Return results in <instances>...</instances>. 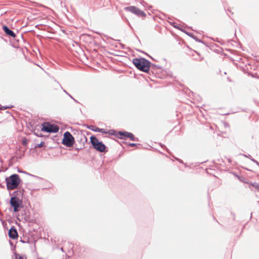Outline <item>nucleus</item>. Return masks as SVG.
<instances>
[{
  "instance_id": "f257e3e1",
  "label": "nucleus",
  "mask_w": 259,
  "mask_h": 259,
  "mask_svg": "<svg viewBox=\"0 0 259 259\" xmlns=\"http://www.w3.org/2000/svg\"><path fill=\"white\" fill-rule=\"evenodd\" d=\"M133 63L135 66L141 71L147 72L149 70L150 66V62L144 58L134 59Z\"/></svg>"
},
{
  "instance_id": "f03ea898",
  "label": "nucleus",
  "mask_w": 259,
  "mask_h": 259,
  "mask_svg": "<svg viewBox=\"0 0 259 259\" xmlns=\"http://www.w3.org/2000/svg\"><path fill=\"white\" fill-rule=\"evenodd\" d=\"M6 185L8 190L16 189L20 183V179L18 175L14 174L6 178Z\"/></svg>"
},
{
  "instance_id": "7ed1b4c3",
  "label": "nucleus",
  "mask_w": 259,
  "mask_h": 259,
  "mask_svg": "<svg viewBox=\"0 0 259 259\" xmlns=\"http://www.w3.org/2000/svg\"><path fill=\"white\" fill-rule=\"evenodd\" d=\"M91 142L93 147L97 150L100 152H106V146L101 142H99L97 138L92 136L90 138Z\"/></svg>"
},
{
  "instance_id": "20e7f679",
  "label": "nucleus",
  "mask_w": 259,
  "mask_h": 259,
  "mask_svg": "<svg viewBox=\"0 0 259 259\" xmlns=\"http://www.w3.org/2000/svg\"><path fill=\"white\" fill-rule=\"evenodd\" d=\"M59 130L58 125L49 122H44L41 124V130L43 132L55 133L58 132Z\"/></svg>"
},
{
  "instance_id": "39448f33",
  "label": "nucleus",
  "mask_w": 259,
  "mask_h": 259,
  "mask_svg": "<svg viewBox=\"0 0 259 259\" xmlns=\"http://www.w3.org/2000/svg\"><path fill=\"white\" fill-rule=\"evenodd\" d=\"M74 143V137L69 132H66L64 134L63 139L62 140V144L67 147H71Z\"/></svg>"
},
{
  "instance_id": "423d86ee",
  "label": "nucleus",
  "mask_w": 259,
  "mask_h": 259,
  "mask_svg": "<svg viewBox=\"0 0 259 259\" xmlns=\"http://www.w3.org/2000/svg\"><path fill=\"white\" fill-rule=\"evenodd\" d=\"M11 205L14 208L15 212H18L21 207L22 201L20 199L17 197H12L10 199Z\"/></svg>"
},
{
  "instance_id": "0eeeda50",
  "label": "nucleus",
  "mask_w": 259,
  "mask_h": 259,
  "mask_svg": "<svg viewBox=\"0 0 259 259\" xmlns=\"http://www.w3.org/2000/svg\"><path fill=\"white\" fill-rule=\"evenodd\" d=\"M125 10L129 11L138 16L145 17L146 16V14L145 12L138 8L136 7L135 6H130L125 8Z\"/></svg>"
},
{
  "instance_id": "6e6552de",
  "label": "nucleus",
  "mask_w": 259,
  "mask_h": 259,
  "mask_svg": "<svg viewBox=\"0 0 259 259\" xmlns=\"http://www.w3.org/2000/svg\"><path fill=\"white\" fill-rule=\"evenodd\" d=\"M119 135L120 136V138L124 139L125 138H127L130 139L132 141H136V138L135 137L134 135L127 132H119Z\"/></svg>"
},
{
  "instance_id": "1a4fd4ad",
  "label": "nucleus",
  "mask_w": 259,
  "mask_h": 259,
  "mask_svg": "<svg viewBox=\"0 0 259 259\" xmlns=\"http://www.w3.org/2000/svg\"><path fill=\"white\" fill-rule=\"evenodd\" d=\"M9 236L10 238L15 239L18 237V232L14 227L11 228L9 231Z\"/></svg>"
},
{
  "instance_id": "9d476101",
  "label": "nucleus",
  "mask_w": 259,
  "mask_h": 259,
  "mask_svg": "<svg viewBox=\"0 0 259 259\" xmlns=\"http://www.w3.org/2000/svg\"><path fill=\"white\" fill-rule=\"evenodd\" d=\"M3 30L7 34L9 35L12 36L13 37H15L16 34H15V33L10 29H9L7 26H4Z\"/></svg>"
},
{
  "instance_id": "9b49d317",
  "label": "nucleus",
  "mask_w": 259,
  "mask_h": 259,
  "mask_svg": "<svg viewBox=\"0 0 259 259\" xmlns=\"http://www.w3.org/2000/svg\"><path fill=\"white\" fill-rule=\"evenodd\" d=\"M252 187H253L255 189L259 191V184L256 183H254L251 184Z\"/></svg>"
},
{
  "instance_id": "f8f14e48",
  "label": "nucleus",
  "mask_w": 259,
  "mask_h": 259,
  "mask_svg": "<svg viewBox=\"0 0 259 259\" xmlns=\"http://www.w3.org/2000/svg\"><path fill=\"white\" fill-rule=\"evenodd\" d=\"M91 130L93 131L97 132H100V131H101V130H100V128H99L98 127H96V126H93V128H91Z\"/></svg>"
},
{
  "instance_id": "ddd939ff",
  "label": "nucleus",
  "mask_w": 259,
  "mask_h": 259,
  "mask_svg": "<svg viewBox=\"0 0 259 259\" xmlns=\"http://www.w3.org/2000/svg\"><path fill=\"white\" fill-rule=\"evenodd\" d=\"M16 259H27L26 257H24L23 256L20 255L19 254L16 255Z\"/></svg>"
},
{
  "instance_id": "4468645a",
  "label": "nucleus",
  "mask_w": 259,
  "mask_h": 259,
  "mask_svg": "<svg viewBox=\"0 0 259 259\" xmlns=\"http://www.w3.org/2000/svg\"><path fill=\"white\" fill-rule=\"evenodd\" d=\"M100 130H101V131H100V133H102L103 134H107V133L109 134H111L110 132L106 131L104 129L100 128Z\"/></svg>"
},
{
  "instance_id": "2eb2a0df",
  "label": "nucleus",
  "mask_w": 259,
  "mask_h": 259,
  "mask_svg": "<svg viewBox=\"0 0 259 259\" xmlns=\"http://www.w3.org/2000/svg\"><path fill=\"white\" fill-rule=\"evenodd\" d=\"M45 143L44 142H41L39 144H38L35 147H42L44 146Z\"/></svg>"
},
{
  "instance_id": "dca6fc26",
  "label": "nucleus",
  "mask_w": 259,
  "mask_h": 259,
  "mask_svg": "<svg viewBox=\"0 0 259 259\" xmlns=\"http://www.w3.org/2000/svg\"><path fill=\"white\" fill-rule=\"evenodd\" d=\"M136 145V144L135 143H131L129 144V146L131 147H134Z\"/></svg>"
},
{
  "instance_id": "f3484780",
  "label": "nucleus",
  "mask_w": 259,
  "mask_h": 259,
  "mask_svg": "<svg viewBox=\"0 0 259 259\" xmlns=\"http://www.w3.org/2000/svg\"><path fill=\"white\" fill-rule=\"evenodd\" d=\"M26 143H27V142H26V139L23 141V144L24 145H26Z\"/></svg>"
}]
</instances>
